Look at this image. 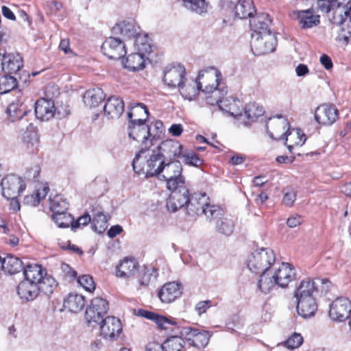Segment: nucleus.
Returning <instances> with one entry per match:
<instances>
[{"instance_id": "18", "label": "nucleus", "mask_w": 351, "mask_h": 351, "mask_svg": "<svg viewBox=\"0 0 351 351\" xmlns=\"http://www.w3.org/2000/svg\"><path fill=\"white\" fill-rule=\"evenodd\" d=\"M336 14L333 24L340 27L341 36L345 40H348L351 36V3L346 11L343 8H339Z\"/></svg>"}, {"instance_id": "22", "label": "nucleus", "mask_w": 351, "mask_h": 351, "mask_svg": "<svg viewBox=\"0 0 351 351\" xmlns=\"http://www.w3.org/2000/svg\"><path fill=\"white\" fill-rule=\"evenodd\" d=\"M182 294L181 285L171 282L166 283L158 292V297L164 303H171L178 298Z\"/></svg>"}, {"instance_id": "49", "label": "nucleus", "mask_w": 351, "mask_h": 351, "mask_svg": "<svg viewBox=\"0 0 351 351\" xmlns=\"http://www.w3.org/2000/svg\"><path fill=\"white\" fill-rule=\"evenodd\" d=\"M184 6L198 14L207 11V3L205 0H182Z\"/></svg>"}, {"instance_id": "43", "label": "nucleus", "mask_w": 351, "mask_h": 351, "mask_svg": "<svg viewBox=\"0 0 351 351\" xmlns=\"http://www.w3.org/2000/svg\"><path fill=\"white\" fill-rule=\"evenodd\" d=\"M227 93L226 90L223 89L214 88L208 93H202L204 95L203 99L206 100L207 104L214 106L221 104V101H223V96Z\"/></svg>"}, {"instance_id": "52", "label": "nucleus", "mask_w": 351, "mask_h": 351, "mask_svg": "<svg viewBox=\"0 0 351 351\" xmlns=\"http://www.w3.org/2000/svg\"><path fill=\"white\" fill-rule=\"evenodd\" d=\"M52 219L59 228H68L72 226L73 218L66 211L59 212L52 215Z\"/></svg>"}, {"instance_id": "40", "label": "nucleus", "mask_w": 351, "mask_h": 351, "mask_svg": "<svg viewBox=\"0 0 351 351\" xmlns=\"http://www.w3.org/2000/svg\"><path fill=\"white\" fill-rule=\"evenodd\" d=\"M64 307L73 313L81 311L84 305V297L77 293H70L64 300Z\"/></svg>"}, {"instance_id": "8", "label": "nucleus", "mask_w": 351, "mask_h": 351, "mask_svg": "<svg viewBox=\"0 0 351 351\" xmlns=\"http://www.w3.org/2000/svg\"><path fill=\"white\" fill-rule=\"evenodd\" d=\"M1 186L2 195L8 199L17 197L26 188L23 178L14 174L8 175L2 179Z\"/></svg>"}, {"instance_id": "6", "label": "nucleus", "mask_w": 351, "mask_h": 351, "mask_svg": "<svg viewBox=\"0 0 351 351\" xmlns=\"http://www.w3.org/2000/svg\"><path fill=\"white\" fill-rule=\"evenodd\" d=\"M108 302L102 298H93L87 306L85 312V319L90 327L99 325L105 318L104 315L108 311Z\"/></svg>"}, {"instance_id": "2", "label": "nucleus", "mask_w": 351, "mask_h": 351, "mask_svg": "<svg viewBox=\"0 0 351 351\" xmlns=\"http://www.w3.org/2000/svg\"><path fill=\"white\" fill-rule=\"evenodd\" d=\"M295 278L294 268L288 263H282L271 267L268 274L261 275L258 281V288L267 293L276 286L285 288Z\"/></svg>"}, {"instance_id": "7", "label": "nucleus", "mask_w": 351, "mask_h": 351, "mask_svg": "<svg viewBox=\"0 0 351 351\" xmlns=\"http://www.w3.org/2000/svg\"><path fill=\"white\" fill-rule=\"evenodd\" d=\"M277 40L271 32L262 34L252 33L251 47L255 55L260 56L273 52Z\"/></svg>"}, {"instance_id": "60", "label": "nucleus", "mask_w": 351, "mask_h": 351, "mask_svg": "<svg viewBox=\"0 0 351 351\" xmlns=\"http://www.w3.org/2000/svg\"><path fill=\"white\" fill-rule=\"evenodd\" d=\"M303 338L301 335L294 333L285 342V345L287 348L295 349L302 343Z\"/></svg>"}, {"instance_id": "23", "label": "nucleus", "mask_w": 351, "mask_h": 351, "mask_svg": "<svg viewBox=\"0 0 351 351\" xmlns=\"http://www.w3.org/2000/svg\"><path fill=\"white\" fill-rule=\"evenodd\" d=\"M124 110L123 101L117 97L108 98L104 106V115L108 119H118Z\"/></svg>"}, {"instance_id": "38", "label": "nucleus", "mask_w": 351, "mask_h": 351, "mask_svg": "<svg viewBox=\"0 0 351 351\" xmlns=\"http://www.w3.org/2000/svg\"><path fill=\"white\" fill-rule=\"evenodd\" d=\"M49 191V188L47 184L39 185L36 186V190L32 194L24 197V204L36 206L47 197Z\"/></svg>"}, {"instance_id": "62", "label": "nucleus", "mask_w": 351, "mask_h": 351, "mask_svg": "<svg viewBox=\"0 0 351 351\" xmlns=\"http://www.w3.org/2000/svg\"><path fill=\"white\" fill-rule=\"evenodd\" d=\"M197 329L192 328L191 327L183 328L180 333L184 337L192 346L193 339H195Z\"/></svg>"}, {"instance_id": "54", "label": "nucleus", "mask_w": 351, "mask_h": 351, "mask_svg": "<svg viewBox=\"0 0 351 351\" xmlns=\"http://www.w3.org/2000/svg\"><path fill=\"white\" fill-rule=\"evenodd\" d=\"M17 85L15 77L4 75L0 77V94H5L13 90Z\"/></svg>"}, {"instance_id": "34", "label": "nucleus", "mask_w": 351, "mask_h": 351, "mask_svg": "<svg viewBox=\"0 0 351 351\" xmlns=\"http://www.w3.org/2000/svg\"><path fill=\"white\" fill-rule=\"evenodd\" d=\"M264 113L263 108L256 103H249L243 110V117L240 119L245 125L254 122Z\"/></svg>"}, {"instance_id": "12", "label": "nucleus", "mask_w": 351, "mask_h": 351, "mask_svg": "<svg viewBox=\"0 0 351 351\" xmlns=\"http://www.w3.org/2000/svg\"><path fill=\"white\" fill-rule=\"evenodd\" d=\"M196 80L198 86L202 88V93H208L212 88L219 86L221 74L215 68L209 67L199 71Z\"/></svg>"}, {"instance_id": "31", "label": "nucleus", "mask_w": 351, "mask_h": 351, "mask_svg": "<svg viewBox=\"0 0 351 351\" xmlns=\"http://www.w3.org/2000/svg\"><path fill=\"white\" fill-rule=\"evenodd\" d=\"M318 291L317 283L311 279H306L300 283L295 291L296 298H315V293Z\"/></svg>"}, {"instance_id": "16", "label": "nucleus", "mask_w": 351, "mask_h": 351, "mask_svg": "<svg viewBox=\"0 0 351 351\" xmlns=\"http://www.w3.org/2000/svg\"><path fill=\"white\" fill-rule=\"evenodd\" d=\"M186 71L183 65L173 64L166 67L164 82L171 88H180L184 83Z\"/></svg>"}, {"instance_id": "41", "label": "nucleus", "mask_w": 351, "mask_h": 351, "mask_svg": "<svg viewBox=\"0 0 351 351\" xmlns=\"http://www.w3.org/2000/svg\"><path fill=\"white\" fill-rule=\"evenodd\" d=\"M234 10L236 16L239 19L250 18L256 12L254 2L252 0H239Z\"/></svg>"}, {"instance_id": "44", "label": "nucleus", "mask_w": 351, "mask_h": 351, "mask_svg": "<svg viewBox=\"0 0 351 351\" xmlns=\"http://www.w3.org/2000/svg\"><path fill=\"white\" fill-rule=\"evenodd\" d=\"M179 88L182 96L189 101L195 99L199 90L202 91L201 87L198 86L197 80L195 82H192L186 85L183 83Z\"/></svg>"}, {"instance_id": "28", "label": "nucleus", "mask_w": 351, "mask_h": 351, "mask_svg": "<svg viewBox=\"0 0 351 351\" xmlns=\"http://www.w3.org/2000/svg\"><path fill=\"white\" fill-rule=\"evenodd\" d=\"M147 60L146 55L135 51L130 54L125 60H123L122 64L124 68L131 71H135L144 69Z\"/></svg>"}, {"instance_id": "35", "label": "nucleus", "mask_w": 351, "mask_h": 351, "mask_svg": "<svg viewBox=\"0 0 351 351\" xmlns=\"http://www.w3.org/2000/svg\"><path fill=\"white\" fill-rule=\"evenodd\" d=\"M105 95L101 88L95 87L86 90L84 95V102L90 108L98 106L104 99Z\"/></svg>"}, {"instance_id": "27", "label": "nucleus", "mask_w": 351, "mask_h": 351, "mask_svg": "<svg viewBox=\"0 0 351 351\" xmlns=\"http://www.w3.org/2000/svg\"><path fill=\"white\" fill-rule=\"evenodd\" d=\"M271 21L267 14L259 13L254 16L250 17V25L252 33L258 34L271 32L269 25Z\"/></svg>"}, {"instance_id": "33", "label": "nucleus", "mask_w": 351, "mask_h": 351, "mask_svg": "<svg viewBox=\"0 0 351 351\" xmlns=\"http://www.w3.org/2000/svg\"><path fill=\"white\" fill-rule=\"evenodd\" d=\"M298 19L302 29L311 28L319 23V16L313 9L298 11Z\"/></svg>"}, {"instance_id": "58", "label": "nucleus", "mask_w": 351, "mask_h": 351, "mask_svg": "<svg viewBox=\"0 0 351 351\" xmlns=\"http://www.w3.org/2000/svg\"><path fill=\"white\" fill-rule=\"evenodd\" d=\"M210 336L208 331L200 332L197 330L195 339H193L192 346L197 348H205L209 342Z\"/></svg>"}, {"instance_id": "53", "label": "nucleus", "mask_w": 351, "mask_h": 351, "mask_svg": "<svg viewBox=\"0 0 351 351\" xmlns=\"http://www.w3.org/2000/svg\"><path fill=\"white\" fill-rule=\"evenodd\" d=\"M168 190L172 191L170 195L177 199L183 206H186L187 207L189 200V192L185 184H183L182 186H178L176 189Z\"/></svg>"}, {"instance_id": "48", "label": "nucleus", "mask_w": 351, "mask_h": 351, "mask_svg": "<svg viewBox=\"0 0 351 351\" xmlns=\"http://www.w3.org/2000/svg\"><path fill=\"white\" fill-rule=\"evenodd\" d=\"M56 287L57 284L56 280L51 276L47 275V274L38 282L39 291L44 293L45 295L51 294Z\"/></svg>"}, {"instance_id": "64", "label": "nucleus", "mask_w": 351, "mask_h": 351, "mask_svg": "<svg viewBox=\"0 0 351 351\" xmlns=\"http://www.w3.org/2000/svg\"><path fill=\"white\" fill-rule=\"evenodd\" d=\"M295 197L296 194L295 191L292 189H289L284 195L282 203L284 205L290 207L293 204Z\"/></svg>"}, {"instance_id": "37", "label": "nucleus", "mask_w": 351, "mask_h": 351, "mask_svg": "<svg viewBox=\"0 0 351 351\" xmlns=\"http://www.w3.org/2000/svg\"><path fill=\"white\" fill-rule=\"evenodd\" d=\"M134 47V50L147 55L152 51V44L147 34L139 31L134 40L130 43Z\"/></svg>"}, {"instance_id": "26", "label": "nucleus", "mask_w": 351, "mask_h": 351, "mask_svg": "<svg viewBox=\"0 0 351 351\" xmlns=\"http://www.w3.org/2000/svg\"><path fill=\"white\" fill-rule=\"evenodd\" d=\"M17 293L25 302L33 301L39 294V288L37 284L23 280L17 287Z\"/></svg>"}, {"instance_id": "42", "label": "nucleus", "mask_w": 351, "mask_h": 351, "mask_svg": "<svg viewBox=\"0 0 351 351\" xmlns=\"http://www.w3.org/2000/svg\"><path fill=\"white\" fill-rule=\"evenodd\" d=\"M215 229L219 233L229 236L234 231V222L231 217L224 215L221 218L216 221Z\"/></svg>"}, {"instance_id": "39", "label": "nucleus", "mask_w": 351, "mask_h": 351, "mask_svg": "<svg viewBox=\"0 0 351 351\" xmlns=\"http://www.w3.org/2000/svg\"><path fill=\"white\" fill-rule=\"evenodd\" d=\"M23 274L25 276L24 280L38 285V282L46 274V271L45 269H43L41 265L34 264L28 265L25 267Z\"/></svg>"}, {"instance_id": "4", "label": "nucleus", "mask_w": 351, "mask_h": 351, "mask_svg": "<svg viewBox=\"0 0 351 351\" xmlns=\"http://www.w3.org/2000/svg\"><path fill=\"white\" fill-rule=\"evenodd\" d=\"M267 132L269 136L275 140L284 139L289 135L295 136L297 140L295 145L302 146L306 141L304 134L302 133L300 130L297 129L293 134L289 132V123L288 120L281 116L270 118L266 125ZM286 138V141H287Z\"/></svg>"}, {"instance_id": "61", "label": "nucleus", "mask_w": 351, "mask_h": 351, "mask_svg": "<svg viewBox=\"0 0 351 351\" xmlns=\"http://www.w3.org/2000/svg\"><path fill=\"white\" fill-rule=\"evenodd\" d=\"M40 172L38 165H34L27 169L24 173V178L29 181H36Z\"/></svg>"}, {"instance_id": "29", "label": "nucleus", "mask_w": 351, "mask_h": 351, "mask_svg": "<svg viewBox=\"0 0 351 351\" xmlns=\"http://www.w3.org/2000/svg\"><path fill=\"white\" fill-rule=\"evenodd\" d=\"M297 311L304 318L314 315L317 309L315 298H296Z\"/></svg>"}, {"instance_id": "30", "label": "nucleus", "mask_w": 351, "mask_h": 351, "mask_svg": "<svg viewBox=\"0 0 351 351\" xmlns=\"http://www.w3.org/2000/svg\"><path fill=\"white\" fill-rule=\"evenodd\" d=\"M28 112L22 98L16 99L10 103L6 110L8 119L10 121H15L23 117Z\"/></svg>"}, {"instance_id": "63", "label": "nucleus", "mask_w": 351, "mask_h": 351, "mask_svg": "<svg viewBox=\"0 0 351 351\" xmlns=\"http://www.w3.org/2000/svg\"><path fill=\"white\" fill-rule=\"evenodd\" d=\"M166 207L168 211L171 213H176L180 208H182L183 206L177 199L170 195L167 201Z\"/></svg>"}, {"instance_id": "5", "label": "nucleus", "mask_w": 351, "mask_h": 351, "mask_svg": "<svg viewBox=\"0 0 351 351\" xmlns=\"http://www.w3.org/2000/svg\"><path fill=\"white\" fill-rule=\"evenodd\" d=\"M158 178L166 182L167 189H176L185 184L182 165L179 160L165 161Z\"/></svg>"}, {"instance_id": "21", "label": "nucleus", "mask_w": 351, "mask_h": 351, "mask_svg": "<svg viewBox=\"0 0 351 351\" xmlns=\"http://www.w3.org/2000/svg\"><path fill=\"white\" fill-rule=\"evenodd\" d=\"M209 202V197L205 193H195L189 197L187 212L190 215H202L203 209Z\"/></svg>"}, {"instance_id": "51", "label": "nucleus", "mask_w": 351, "mask_h": 351, "mask_svg": "<svg viewBox=\"0 0 351 351\" xmlns=\"http://www.w3.org/2000/svg\"><path fill=\"white\" fill-rule=\"evenodd\" d=\"M184 344V341L182 337L171 336L163 343V347L165 351H182Z\"/></svg>"}, {"instance_id": "50", "label": "nucleus", "mask_w": 351, "mask_h": 351, "mask_svg": "<svg viewBox=\"0 0 351 351\" xmlns=\"http://www.w3.org/2000/svg\"><path fill=\"white\" fill-rule=\"evenodd\" d=\"M50 209L53 213L66 211L69 204L60 195H56L53 197L50 196Z\"/></svg>"}, {"instance_id": "47", "label": "nucleus", "mask_w": 351, "mask_h": 351, "mask_svg": "<svg viewBox=\"0 0 351 351\" xmlns=\"http://www.w3.org/2000/svg\"><path fill=\"white\" fill-rule=\"evenodd\" d=\"M202 214L206 216L209 221H213L215 223L216 221L225 215V213L219 206L211 204L208 202L205 208L203 209Z\"/></svg>"}, {"instance_id": "13", "label": "nucleus", "mask_w": 351, "mask_h": 351, "mask_svg": "<svg viewBox=\"0 0 351 351\" xmlns=\"http://www.w3.org/2000/svg\"><path fill=\"white\" fill-rule=\"evenodd\" d=\"M122 330L121 321L114 316L106 317L100 324V335L106 340H117Z\"/></svg>"}, {"instance_id": "20", "label": "nucleus", "mask_w": 351, "mask_h": 351, "mask_svg": "<svg viewBox=\"0 0 351 351\" xmlns=\"http://www.w3.org/2000/svg\"><path fill=\"white\" fill-rule=\"evenodd\" d=\"M56 114L54 102L51 99H39L35 104V114L37 119L45 121H49Z\"/></svg>"}, {"instance_id": "36", "label": "nucleus", "mask_w": 351, "mask_h": 351, "mask_svg": "<svg viewBox=\"0 0 351 351\" xmlns=\"http://www.w3.org/2000/svg\"><path fill=\"white\" fill-rule=\"evenodd\" d=\"M149 115V112L145 105L141 103H135L130 107L128 112L129 122L136 123L145 121Z\"/></svg>"}, {"instance_id": "25", "label": "nucleus", "mask_w": 351, "mask_h": 351, "mask_svg": "<svg viewBox=\"0 0 351 351\" xmlns=\"http://www.w3.org/2000/svg\"><path fill=\"white\" fill-rule=\"evenodd\" d=\"M242 107V103L238 99L232 97L225 98L223 101H221V104L219 105L220 110L239 120L243 117Z\"/></svg>"}, {"instance_id": "55", "label": "nucleus", "mask_w": 351, "mask_h": 351, "mask_svg": "<svg viewBox=\"0 0 351 351\" xmlns=\"http://www.w3.org/2000/svg\"><path fill=\"white\" fill-rule=\"evenodd\" d=\"M157 276V272L154 267H149L145 268L139 280L140 285L145 287L154 283Z\"/></svg>"}, {"instance_id": "9", "label": "nucleus", "mask_w": 351, "mask_h": 351, "mask_svg": "<svg viewBox=\"0 0 351 351\" xmlns=\"http://www.w3.org/2000/svg\"><path fill=\"white\" fill-rule=\"evenodd\" d=\"M128 44L121 38L110 36L101 45V51L109 59L119 60L125 56Z\"/></svg>"}, {"instance_id": "3", "label": "nucleus", "mask_w": 351, "mask_h": 351, "mask_svg": "<svg viewBox=\"0 0 351 351\" xmlns=\"http://www.w3.org/2000/svg\"><path fill=\"white\" fill-rule=\"evenodd\" d=\"M275 261L274 252L270 248L262 247L255 250L247 256L246 265L250 271L261 276L269 273Z\"/></svg>"}, {"instance_id": "56", "label": "nucleus", "mask_w": 351, "mask_h": 351, "mask_svg": "<svg viewBox=\"0 0 351 351\" xmlns=\"http://www.w3.org/2000/svg\"><path fill=\"white\" fill-rule=\"evenodd\" d=\"M331 7L330 8V12H326L328 14V16L330 21L333 23H334V17L336 16V11L339 8H343L344 11L348 7H350L351 4V0H332L331 2Z\"/></svg>"}, {"instance_id": "46", "label": "nucleus", "mask_w": 351, "mask_h": 351, "mask_svg": "<svg viewBox=\"0 0 351 351\" xmlns=\"http://www.w3.org/2000/svg\"><path fill=\"white\" fill-rule=\"evenodd\" d=\"M108 216L101 211L94 214L92 219V226L94 231L99 234L103 233L108 227Z\"/></svg>"}, {"instance_id": "14", "label": "nucleus", "mask_w": 351, "mask_h": 351, "mask_svg": "<svg viewBox=\"0 0 351 351\" xmlns=\"http://www.w3.org/2000/svg\"><path fill=\"white\" fill-rule=\"evenodd\" d=\"M351 315V302L343 297L337 298L330 306L329 316L335 321L343 322Z\"/></svg>"}, {"instance_id": "19", "label": "nucleus", "mask_w": 351, "mask_h": 351, "mask_svg": "<svg viewBox=\"0 0 351 351\" xmlns=\"http://www.w3.org/2000/svg\"><path fill=\"white\" fill-rule=\"evenodd\" d=\"M338 110L333 106L324 104L318 106L315 112V119L321 125H330L336 121Z\"/></svg>"}, {"instance_id": "32", "label": "nucleus", "mask_w": 351, "mask_h": 351, "mask_svg": "<svg viewBox=\"0 0 351 351\" xmlns=\"http://www.w3.org/2000/svg\"><path fill=\"white\" fill-rule=\"evenodd\" d=\"M23 268V262L16 256L8 254L3 259L1 258L0 271L3 270L12 275L20 272Z\"/></svg>"}, {"instance_id": "11", "label": "nucleus", "mask_w": 351, "mask_h": 351, "mask_svg": "<svg viewBox=\"0 0 351 351\" xmlns=\"http://www.w3.org/2000/svg\"><path fill=\"white\" fill-rule=\"evenodd\" d=\"M129 136L137 142H141L145 146H153L154 136L151 134L150 128L145 121L129 122Z\"/></svg>"}, {"instance_id": "45", "label": "nucleus", "mask_w": 351, "mask_h": 351, "mask_svg": "<svg viewBox=\"0 0 351 351\" xmlns=\"http://www.w3.org/2000/svg\"><path fill=\"white\" fill-rule=\"evenodd\" d=\"M23 141L27 144L29 149H33L39 143V136L36 130L32 123L27 127L26 131L23 134Z\"/></svg>"}, {"instance_id": "15", "label": "nucleus", "mask_w": 351, "mask_h": 351, "mask_svg": "<svg viewBox=\"0 0 351 351\" xmlns=\"http://www.w3.org/2000/svg\"><path fill=\"white\" fill-rule=\"evenodd\" d=\"M155 147L166 162L176 160V159L180 158L183 152L182 145L172 139L164 141Z\"/></svg>"}, {"instance_id": "17", "label": "nucleus", "mask_w": 351, "mask_h": 351, "mask_svg": "<svg viewBox=\"0 0 351 351\" xmlns=\"http://www.w3.org/2000/svg\"><path fill=\"white\" fill-rule=\"evenodd\" d=\"M138 315L148 319L153 320L158 327L162 330L173 332L179 329L177 322L173 318H167L143 309H139Z\"/></svg>"}, {"instance_id": "57", "label": "nucleus", "mask_w": 351, "mask_h": 351, "mask_svg": "<svg viewBox=\"0 0 351 351\" xmlns=\"http://www.w3.org/2000/svg\"><path fill=\"white\" fill-rule=\"evenodd\" d=\"M180 157L186 165L199 167L203 165V160L193 152H182Z\"/></svg>"}, {"instance_id": "59", "label": "nucleus", "mask_w": 351, "mask_h": 351, "mask_svg": "<svg viewBox=\"0 0 351 351\" xmlns=\"http://www.w3.org/2000/svg\"><path fill=\"white\" fill-rule=\"evenodd\" d=\"M77 282L86 291H93L95 289V285L93 278L89 275H82L77 279Z\"/></svg>"}, {"instance_id": "10", "label": "nucleus", "mask_w": 351, "mask_h": 351, "mask_svg": "<svg viewBox=\"0 0 351 351\" xmlns=\"http://www.w3.org/2000/svg\"><path fill=\"white\" fill-rule=\"evenodd\" d=\"M141 30L140 27L134 20H125L117 23L112 29L114 36L125 41L128 46L134 40Z\"/></svg>"}, {"instance_id": "24", "label": "nucleus", "mask_w": 351, "mask_h": 351, "mask_svg": "<svg viewBox=\"0 0 351 351\" xmlns=\"http://www.w3.org/2000/svg\"><path fill=\"white\" fill-rule=\"evenodd\" d=\"M138 267V263L134 258H125L120 264L117 266V276L125 279L132 278L137 273Z\"/></svg>"}, {"instance_id": "1", "label": "nucleus", "mask_w": 351, "mask_h": 351, "mask_svg": "<svg viewBox=\"0 0 351 351\" xmlns=\"http://www.w3.org/2000/svg\"><path fill=\"white\" fill-rule=\"evenodd\" d=\"M152 147L149 145L141 148L132 163L134 171L138 174H145L147 178L158 177L165 162L156 147Z\"/></svg>"}]
</instances>
